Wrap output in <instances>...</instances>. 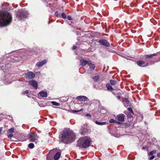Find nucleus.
I'll use <instances>...</instances> for the list:
<instances>
[{"instance_id":"4","label":"nucleus","mask_w":160,"mask_h":160,"mask_svg":"<svg viewBox=\"0 0 160 160\" xmlns=\"http://www.w3.org/2000/svg\"><path fill=\"white\" fill-rule=\"evenodd\" d=\"M28 12L25 10L19 11L17 13V17L20 20H23L24 18H26L28 16Z\"/></svg>"},{"instance_id":"34","label":"nucleus","mask_w":160,"mask_h":160,"mask_svg":"<svg viewBox=\"0 0 160 160\" xmlns=\"http://www.w3.org/2000/svg\"><path fill=\"white\" fill-rule=\"evenodd\" d=\"M47 160H52V159H51L49 158L48 155L47 157Z\"/></svg>"},{"instance_id":"32","label":"nucleus","mask_w":160,"mask_h":160,"mask_svg":"<svg viewBox=\"0 0 160 160\" xmlns=\"http://www.w3.org/2000/svg\"><path fill=\"white\" fill-rule=\"evenodd\" d=\"M68 19L69 20H71L72 19V18L71 16H68Z\"/></svg>"},{"instance_id":"35","label":"nucleus","mask_w":160,"mask_h":160,"mask_svg":"<svg viewBox=\"0 0 160 160\" xmlns=\"http://www.w3.org/2000/svg\"><path fill=\"white\" fill-rule=\"evenodd\" d=\"M85 129V128H84V130ZM80 132H81V133L82 134H83L85 132V131L84 130H83L82 131H80Z\"/></svg>"},{"instance_id":"17","label":"nucleus","mask_w":160,"mask_h":160,"mask_svg":"<svg viewBox=\"0 0 160 160\" xmlns=\"http://www.w3.org/2000/svg\"><path fill=\"white\" fill-rule=\"evenodd\" d=\"M156 54H153L150 55H147L145 56V58H152L153 56H156Z\"/></svg>"},{"instance_id":"22","label":"nucleus","mask_w":160,"mask_h":160,"mask_svg":"<svg viewBox=\"0 0 160 160\" xmlns=\"http://www.w3.org/2000/svg\"><path fill=\"white\" fill-rule=\"evenodd\" d=\"M28 147L30 148H32L34 147V145L33 143H30L28 144Z\"/></svg>"},{"instance_id":"1","label":"nucleus","mask_w":160,"mask_h":160,"mask_svg":"<svg viewBox=\"0 0 160 160\" xmlns=\"http://www.w3.org/2000/svg\"><path fill=\"white\" fill-rule=\"evenodd\" d=\"M12 16L8 12L0 13V27H3L9 25L12 21Z\"/></svg>"},{"instance_id":"20","label":"nucleus","mask_w":160,"mask_h":160,"mask_svg":"<svg viewBox=\"0 0 160 160\" xmlns=\"http://www.w3.org/2000/svg\"><path fill=\"white\" fill-rule=\"evenodd\" d=\"M110 82L111 85H113L116 84L117 81L115 80H110Z\"/></svg>"},{"instance_id":"7","label":"nucleus","mask_w":160,"mask_h":160,"mask_svg":"<svg viewBox=\"0 0 160 160\" xmlns=\"http://www.w3.org/2000/svg\"><path fill=\"white\" fill-rule=\"evenodd\" d=\"M99 42L102 45L106 47H109L110 46V44L106 40L103 39L100 40Z\"/></svg>"},{"instance_id":"19","label":"nucleus","mask_w":160,"mask_h":160,"mask_svg":"<svg viewBox=\"0 0 160 160\" xmlns=\"http://www.w3.org/2000/svg\"><path fill=\"white\" fill-rule=\"evenodd\" d=\"M106 87H107V89L108 90H110L111 91H112L113 90V89L112 87L109 84H107L106 85Z\"/></svg>"},{"instance_id":"2","label":"nucleus","mask_w":160,"mask_h":160,"mask_svg":"<svg viewBox=\"0 0 160 160\" xmlns=\"http://www.w3.org/2000/svg\"><path fill=\"white\" fill-rule=\"evenodd\" d=\"M74 137L72 131L67 128L63 130L61 137V140L64 143L71 142Z\"/></svg>"},{"instance_id":"14","label":"nucleus","mask_w":160,"mask_h":160,"mask_svg":"<svg viewBox=\"0 0 160 160\" xmlns=\"http://www.w3.org/2000/svg\"><path fill=\"white\" fill-rule=\"evenodd\" d=\"M80 64L82 66H85L86 64H88L89 61L84 59H81L80 60Z\"/></svg>"},{"instance_id":"21","label":"nucleus","mask_w":160,"mask_h":160,"mask_svg":"<svg viewBox=\"0 0 160 160\" xmlns=\"http://www.w3.org/2000/svg\"><path fill=\"white\" fill-rule=\"evenodd\" d=\"M54 105L56 106H59L60 105V104L56 102L52 101L51 102Z\"/></svg>"},{"instance_id":"27","label":"nucleus","mask_w":160,"mask_h":160,"mask_svg":"<svg viewBox=\"0 0 160 160\" xmlns=\"http://www.w3.org/2000/svg\"><path fill=\"white\" fill-rule=\"evenodd\" d=\"M62 17L64 18H66V16H67L66 14L64 12H63L62 14Z\"/></svg>"},{"instance_id":"6","label":"nucleus","mask_w":160,"mask_h":160,"mask_svg":"<svg viewBox=\"0 0 160 160\" xmlns=\"http://www.w3.org/2000/svg\"><path fill=\"white\" fill-rule=\"evenodd\" d=\"M137 64L140 67H146L149 65L148 63H146L144 61L139 60L137 62Z\"/></svg>"},{"instance_id":"5","label":"nucleus","mask_w":160,"mask_h":160,"mask_svg":"<svg viewBox=\"0 0 160 160\" xmlns=\"http://www.w3.org/2000/svg\"><path fill=\"white\" fill-rule=\"evenodd\" d=\"M38 137L36 133L34 132L29 134V139L30 142H35L36 143L38 142Z\"/></svg>"},{"instance_id":"31","label":"nucleus","mask_w":160,"mask_h":160,"mask_svg":"<svg viewBox=\"0 0 160 160\" xmlns=\"http://www.w3.org/2000/svg\"><path fill=\"white\" fill-rule=\"evenodd\" d=\"M82 110V109L78 111H76V110H73L72 111V112H78L81 111Z\"/></svg>"},{"instance_id":"8","label":"nucleus","mask_w":160,"mask_h":160,"mask_svg":"<svg viewBox=\"0 0 160 160\" xmlns=\"http://www.w3.org/2000/svg\"><path fill=\"white\" fill-rule=\"evenodd\" d=\"M35 76V74L31 72H29L25 74V77L26 78L32 79L34 78Z\"/></svg>"},{"instance_id":"26","label":"nucleus","mask_w":160,"mask_h":160,"mask_svg":"<svg viewBox=\"0 0 160 160\" xmlns=\"http://www.w3.org/2000/svg\"><path fill=\"white\" fill-rule=\"evenodd\" d=\"M128 110L131 113H132L133 114V111L132 110V108H128Z\"/></svg>"},{"instance_id":"9","label":"nucleus","mask_w":160,"mask_h":160,"mask_svg":"<svg viewBox=\"0 0 160 160\" xmlns=\"http://www.w3.org/2000/svg\"><path fill=\"white\" fill-rule=\"evenodd\" d=\"M76 99L80 101H89L87 97L84 96H78L77 97Z\"/></svg>"},{"instance_id":"38","label":"nucleus","mask_w":160,"mask_h":160,"mask_svg":"<svg viewBox=\"0 0 160 160\" xmlns=\"http://www.w3.org/2000/svg\"><path fill=\"white\" fill-rule=\"evenodd\" d=\"M2 127L0 128V134L1 133V132H2Z\"/></svg>"},{"instance_id":"15","label":"nucleus","mask_w":160,"mask_h":160,"mask_svg":"<svg viewBox=\"0 0 160 160\" xmlns=\"http://www.w3.org/2000/svg\"><path fill=\"white\" fill-rule=\"evenodd\" d=\"M61 155V154L60 152H57L54 157V159L55 160H58L59 158Z\"/></svg>"},{"instance_id":"3","label":"nucleus","mask_w":160,"mask_h":160,"mask_svg":"<svg viewBox=\"0 0 160 160\" xmlns=\"http://www.w3.org/2000/svg\"><path fill=\"white\" fill-rule=\"evenodd\" d=\"M78 145L82 148H86L90 144L91 139L88 137H83L78 140Z\"/></svg>"},{"instance_id":"11","label":"nucleus","mask_w":160,"mask_h":160,"mask_svg":"<svg viewBox=\"0 0 160 160\" xmlns=\"http://www.w3.org/2000/svg\"><path fill=\"white\" fill-rule=\"evenodd\" d=\"M124 116L125 115L122 114H119L117 116L118 120L119 121L123 122L124 121Z\"/></svg>"},{"instance_id":"10","label":"nucleus","mask_w":160,"mask_h":160,"mask_svg":"<svg viewBox=\"0 0 160 160\" xmlns=\"http://www.w3.org/2000/svg\"><path fill=\"white\" fill-rule=\"evenodd\" d=\"M29 85L35 88L36 89L38 87L37 82L34 80H32L28 82Z\"/></svg>"},{"instance_id":"23","label":"nucleus","mask_w":160,"mask_h":160,"mask_svg":"<svg viewBox=\"0 0 160 160\" xmlns=\"http://www.w3.org/2000/svg\"><path fill=\"white\" fill-rule=\"evenodd\" d=\"M99 78V77L98 76H95L93 78V80L95 81H97Z\"/></svg>"},{"instance_id":"13","label":"nucleus","mask_w":160,"mask_h":160,"mask_svg":"<svg viewBox=\"0 0 160 160\" xmlns=\"http://www.w3.org/2000/svg\"><path fill=\"white\" fill-rule=\"evenodd\" d=\"M47 62L46 60H44L40 62H37L36 64V65L38 67H40L42 66L44 64H45Z\"/></svg>"},{"instance_id":"39","label":"nucleus","mask_w":160,"mask_h":160,"mask_svg":"<svg viewBox=\"0 0 160 160\" xmlns=\"http://www.w3.org/2000/svg\"><path fill=\"white\" fill-rule=\"evenodd\" d=\"M115 123H117L118 124H120V123L118 121H116V122Z\"/></svg>"},{"instance_id":"18","label":"nucleus","mask_w":160,"mask_h":160,"mask_svg":"<svg viewBox=\"0 0 160 160\" xmlns=\"http://www.w3.org/2000/svg\"><path fill=\"white\" fill-rule=\"evenodd\" d=\"M95 123L98 125H102L106 124V122H100L98 121H96L95 122Z\"/></svg>"},{"instance_id":"28","label":"nucleus","mask_w":160,"mask_h":160,"mask_svg":"<svg viewBox=\"0 0 160 160\" xmlns=\"http://www.w3.org/2000/svg\"><path fill=\"white\" fill-rule=\"evenodd\" d=\"M156 152V151L155 150V151H151L150 152H149V154L151 155H152L154 153H155Z\"/></svg>"},{"instance_id":"37","label":"nucleus","mask_w":160,"mask_h":160,"mask_svg":"<svg viewBox=\"0 0 160 160\" xmlns=\"http://www.w3.org/2000/svg\"><path fill=\"white\" fill-rule=\"evenodd\" d=\"M77 48V47L75 46H74L73 47V48H72V49L73 50H74L75 49H76Z\"/></svg>"},{"instance_id":"25","label":"nucleus","mask_w":160,"mask_h":160,"mask_svg":"<svg viewBox=\"0 0 160 160\" xmlns=\"http://www.w3.org/2000/svg\"><path fill=\"white\" fill-rule=\"evenodd\" d=\"M109 122L110 123H115V122H116V121L115 120L113 119H111L109 121Z\"/></svg>"},{"instance_id":"33","label":"nucleus","mask_w":160,"mask_h":160,"mask_svg":"<svg viewBox=\"0 0 160 160\" xmlns=\"http://www.w3.org/2000/svg\"><path fill=\"white\" fill-rule=\"evenodd\" d=\"M154 158H155V157L154 156H152L149 158V160H152V159H154Z\"/></svg>"},{"instance_id":"42","label":"nucleus","mask_w":160,"mask_h":160,"mask_svg":"<svg viewBox=\"0 0 160 160\" xmlns=\"http://www.w3.org/2000/svg\"><path fill=\"white\" fill-rule=\"evenodd\" d=\"M118 99H119V98H120V97H118Z\"/></svg>"},{"instance_id":"16","label":"nucleus","mask_w":160,"mask_h":160,"mask_svg":"<svg viewBox=\"0 0 160 160\" xmlns=\"http://www.w3.org/2000/svg\"><path fill=\"white\" fill-rule=\"evenodd\" d=\"M40 96L42 97H47V92H40L39 93Z\"/></svg>"},{"instance_id":"36","label":"nucleus","mask_w":160,"mask_h":160,"mask_svg":"<svg viewBox=\"0 0 160 160\" xmlns=\"http://www.w3.org/2000/svg\"><path fill=\"white\" fill-rule=\"evenodd\" d=\"M28 93V91L27 90H26L24 92H23V94Z\"/></svg>"},{"instance_id":"24","label":"nucleus","mask_w":160,"mask_h":160,"mask_svg":"<svg viewBox=\"0 0 160 160\" xmlns=\"http://www.w3.org/2000/svg\"><path fill=\"white\" fill-rule=\"evenodd\" d=\"M9 132L10 133H12L14 131V128H12L8 130Z\"/></svg>"},{"instance_id":"29","label":"nucleus","mask_w":160,"mask_h":160,"mask_svg":"<svg viewBox=\"0 0 160 160\" xmlns=\"http://www.w3.org/2000/svg\"><path fill=\"white\" fill-rule=\"evenodd\" d=\"M13 135L12 134H9V135H8V138H12V137H13Z\"/></svg>"},{"instance_id":"30","label":"nucleus","mask_w":160,"mask_h":160,"mask_svg":"<svg viewBox=\"0 0 160 160\" xmlns=\"http://www.w3.org/2000/svg\"><path fill=\"white\" fill-rule=\"evenodd\" d=\"M86 116L88 117H89L90 118H91V114L89 113L87 114L86 115Z\"/></svg>"},{"instance_id":"12","label":"nucleus","mask_w":160,"mask_h":160,"mask_svg":"<svg viewBox=\"0 0 160 160\" xmlns=\"http://www.w3.org/2000/svg\"><path fill=\"white\" fill-rule=\"evenodd\" d=\"M88 65L89 66L90 68L92 70H93L95 68V65L92 63L90 61H89L88 63Z\"/></svg>"},{"instance_id":"40","label":"nucleus","mask_w":160,"mask_h":160,"mask_svg":"<svg viewBox=\"0 0 160 160\" xmlns=\"http://www.w3.org/2000/svg\"><path fill=\"white\" fill-rule=\"evenodd\" d=\"M158 157H160V153H158Z\"/></svg>"},{"instance_id":"41","label":"nucleus","mask_w":160,"mask_h":160,"mask_svg":"<svg viewBox=\"0 0 160 160\" xmlns=\"http://www.w3.org/2000/svg\"><path fill=\"white\" fill-rule=\"evenodd\" d=\"M2 70H5V69H7V68H5V69H4V68H2Z\"/></svg>"}]
</instances>
